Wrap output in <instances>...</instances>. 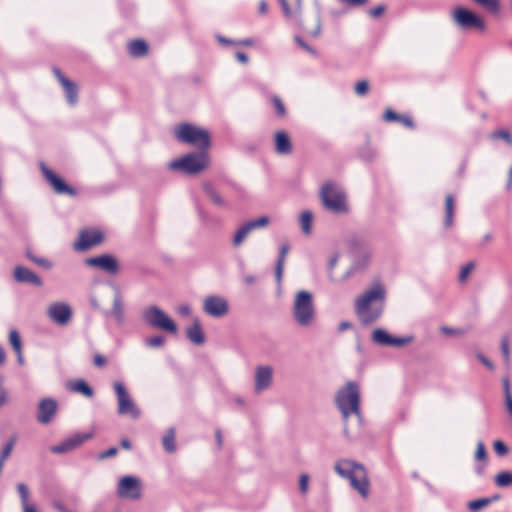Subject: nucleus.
Returning a JSON list of instances; mask_svg holds the SVG:
<instances>
[{
	"label": "nucleus",
	"instance_id": "15",
	"mask_svg": "<svg viewBox=\"0 0 512 512\" xmlns=\"http://www.w3.org/2000/svg\"><path fill=\"white\" fill-rule=\"evenodd\" d=\"M203 311L214 318H220L229 311V305L225 298L218 295H209L203 300Z\"/></svg>",
	"mask_w": 512,
	"mask_h": 512
},
{
	"label": "nucleus",
	"instance_id": "30",
	"mask_svg": "<svg viewBox=\"0 0 512 512\" xmlns=\"http://www.w3.org/2000/svg\"><path fill=\"white\" fill-rule=\"evenodd\" d=\"M69 389L73 392L81 393L87 398H92L94 396L93 389L83 379H78L69 383Z\"/></svg>",
	"mask_w": 512,
	"mask_h": 512
},
{
	"label": "nucleus",
	"instance_id": "57",
	"mask_svg": "<svg viewBox=\"0 0 512 512\" xmlns=\"http://www.w3.org/2000/svg\"><path fill=\"white\" fill-rule=\"evenodd\" d=\"M503 388H504L505 401L512 400L510 382L507 378L503 379Z\"/></svg>",
	"mask_w": 512,
	"mask_h": 512
},
{
	"label": "nucleus",
	"instance_id": "6",
	"mask_svg": "<svg viewBox=\"0 0 512 512\" xmlns=\"http://www.w3.org/2000/svg\"><path fill=\"white\" fill-rule=\"evenodd\" d=\"M453 24L462 31H476L484 33L487 29L485 20L472 10L458 6L451 12Z\"/></svg>",
	"mask_w": 512,
	"mask_h": 512
},
{
	"label": "nucleus",
	"instance_id": "36",
	"mask_svg": "<svg viewBox=\"0 0 512 512\" xmlns=\"http://www.w3.org/2000/svg\"><path fill=\"white\" fill-rule=\"evenodd\" d=\"M270 222V219L268 216H261L257 219H252L246 223H244V225L247 227V229L252 232L253 230L255 229H260V228H264L266 227Z\"/></svg>",
	"mask_w": 512,
	"mask_h": 512
},
{
	"label": "nucleus",
	"instance_id": "42",
	"mask_svg": "<svg viewBox=\"0 0 512 512\" xmlns=\"http://www.w3.org/2000/svg\"><path fill=\"white\" fill-rule=\"evenodd\" d=\"M271 102L275 108L276 115L281 118L285 117L286 116V108H285L284 103L280 99V97H278L277 95L272 96Z\"/></svg>",
	"mask_w": 512,
	"mask_h": 512
},
{
	"label": "nucleus",
	"instance_id": "39",
	"mask_svg": "<svg viewBox=\"0 0 512 512\" xmlns=\"http://www.w3.org/2000/svg\"><path fill=\"white\" fill-rule=\"evenodd\" d=\"M490 502L491 500L489 498H479L468 502L467 507L470 512H477L490 504Z\"/></svg>",
	"mask_w": 512,
	"mask_h": 512
},
{
	"label": "nucleus",
	"instance_id": "3",
	"mask_svg": "<svg viewBox=\"0 0 512 512\" xmlns=\"http://www.w3.org/2000/svg\"><path fill=\"white\" fill-rule=\"evenodd\" d=\"M360 400L361 392L357 382L348 381L338 389L335 395V403L345 422L350 416L361 419Z\"/></svg>",
	"mask_w": 512,
	"mask_h": 512
},
{
	"label": "nucleus",
	"instance_id": "10",
	"mask_svg": "<svg viewBox=\"0 0 512 512\" xmlns=\"http://www.w3.org/2000/svg\"><path fill=\"white\" fill-rule=\"evenodd\" d=\"M352 264L350 268L344 275V280L348 279L350 276L355 274L356 272L365 270L371 261L372 251L371 249L365 245L357 242H353L352 244Z\"/></svg>",
	"mask_w": 512,
	"mask_h": 512
},
{
	"label": "nucleus",
	"instance_id": "32",
	"mask_svg": "<svg viewBox=\"0 0 512 512\" xmlns=\"http://www.w3.org/2000/svg\"><path fill=\"white\" fill-rule=\"evenodd\" d=\"M312 221L313 214L309 210L303 211L299 216V223L301 227V231L304 235H310L312 232Z\"/></svg>",
	"mask_w": 512,
	"mask_h": 512
},
{
	"label": "nucleus",
	"instance_id": "47",
	"mask_svg": "<svg viewBox=\"0 0 512 512\" xmlns=\"http://www.w3.org/2000/svg\"><path fill=\"white\" fill-rule=\"evenodd\" d=\"M473 269H474V264L472 262L465 264L460 270L459 281H461V282L465 281L467 279V277L469 276V274L473 271Z\"/></svg>",
	"mask_w": 512,
	"mask_h": 512
},
{
	"label": "nucleus",
	"instance_id": "48",
	"mask_svg": "<svg viewBox=\"0 0 512 512\" xmlns=\"http://www.w3.org/2000/svg\"><path fill=\"white\" fill-rule=\"evenodd\" d=\"M491 138H493V139H503V140H505L509 144L512 143V136H511V134L508 131H505V130H499V131L493 132L491 134Z\"/></svg>",
	"mask_w": 512,
	"mask_h": 512
},
{
	"label": "nucleus",
	"instance_id": "61",
	"mask_svg": "<svg viewBox=\"0 0 512 512\" xmlns=\"http://www.w3.org/2000/svg\"><path fill=\"white\" fill-rule=\"evenodd\" d=\"M118 450L117 448L115 447H111L109 449H107L106 451L102 452L100 455H99V458L100 459H106V458H109V457H113L117 454Z\"/></svg>",
	"mask_w": 512,
	"mask_h": 512
},
{
	"label": "nucleus",
	"instance_id": "14",
	"mask_svg": "<svg viewBox=\"0 0 512 512\" xmlns=\"http://www.w3.org/2000/svg\"><path fill=\"white\" fill-rule=\"evenodd\" d=\"M371 339L374 343L384 347H402L413 341V336L407 335L396 337L390 335L386 330L377 328L372 332Z\"/></svg>",
	"mask_w": 512,
	"mask_h": 512
},
{
	"label": "nucleus",
	"instance_id": "11",
	"mask_svg": "<svg viewBox=\"0 0 512 512\" xmlns=\"http://www.w3.org/2000/svg\"><path fill=\"white\" fill-rule=\"evenodd\" d=\"M115 394L117 396L118 408L117 412L120 415H129L133 419H138L141 415L140 409L136 406L131 396L127 392L124 384L116 381L113 384Z\"/></svg>",
	"mask_w": 512,
	"mask_h": 512
},
{
	"label": "nucleus",
	"instance_id": "54",
	"mask_svg": "<svg viewBox=\"0 0 512 512\" xmlns=\"http://www.w3.org/2000/svg\"><path fill=\"white\" fill-rule=\"evenodd\" d=\"M8 402V392L4 387L3 379L0 377V407Z\"/></svg>",
	"mask_w": 512,
	"mask_h": 512
},
{
	"label": "nucleus",
	"instance_id": "63",
	"mask_svg": "<svg viewBox=\"0 0 512 512\" xmlns=\"http://www.w3.org/2000/svg\"><path fill=\"white\" fill-rule=\"evenodd\" d=\"M23 512H38V508L34 503L22 505Z\"/></svg>",
	"mask_w": 512,
	"mask_h": 512
},
{
	"label": "nucleus",
	"instance_id": "8",
	"mask_svg": "<svg viewBox=\"0 0 512 512\" xmlns=\"http://www.w3.org/2000/svg\"><path fill=\"white\" fill-rule=\"evenodd\" d=\"M209 163L208 154L204 151L189 153L181 158L175 159L168 164L172 170H181L186 174L193 175L204 170Z\"/></svg>",
	"mask_w": 512,
	"mask_h": 512
},
{
	"label": "nucleus",
	"instance_id": "38",
	"mask_svg": "<svg viewBox=\"0 0 512 512\" xmlns=\"http://www.w3.org/2000/svg\"><path fill=\"white\" fill-rule=\"evenodd\" d=\"M250 231L247 229V227L243 224L240 226L237 231L234 234L233 237V245L235 247H239L243 241L246 239V237L249 235Z\"/></svg>",
	"mask_w": 512,
	"mask_h": 512
},
{
	"label": "nucleus",
	"instance_id": "27",
	"mask_svg": "<svg viewBox=\"0 0 512 512\" xmlns=\"http://www.w3.org/2000/svg\"><path fill=\"white\" fill-rule=\"evenodd\" d=\"M383 120L385 122H400L408 128L414 127V123L410 117L399 115L390 108L385 110V113L383 115Z\"/></svg>",
	"mask_w": 512,
	"mask_h": 512
},
{
	"label": "nucleus",
	"instance_id": "23",
	"mask_svg": "<svg viewBox=\"0 0 512 512\" xmlns=\"http://www.w3.org/2000/svg\"><path fill=\"white\" fill-rule=\"evenodd\" d=\"M13 276L19 283H26L36 287H41L43 285L42 279L32 270L24 266H16L14 268Z\"/></svg>",
	"mask_w": 512,
	"mask_h": 512
},
{
	"label": "nucleus",
	"instance_id": "40",
	"mask_svg": "<svg viewBox=\"0 0 512 512\" xmlns=\"http://www.w3.org/2000/svg\"><path fill=\"white\" fill-rule=\"evenodd\" d=\"M495 483L499 487H506L512 484V473L511 472H501L495 478Z\"/></svg>",
	"mask_w": 512,
	"mask_h": 512
},
{
	"label": "nucleus",
	"instance_id": "53",
	"mask_svg": "<svg viewBox=\"0 0 512 512\" xmlns=\"http://www.w3.org/2000/svg\"><path fill=\"white\" fill-rule=\"evenodd\" d=\"M294 39H295L296 43H297V44H298L302 49H304L305 51H307L309 54L314 55V56L317 54L316 50H315L313 47H311L310 45H308L307 43H305V42L303 41V39H302V38H300L299 36H295V38H294Z\"/></svg>",
	"mask_w": 512,
	"mask_h": 512
},
{
	"label": "nucleus",
	"instance_id": "41",
	"mask_svg": "<svg viewBox=\"0 0 512 512\" xmlns=\"http://www.w3.org/2000/svg\"><path fill=\"white\" fill-rule=\"evenodd\" d=\"M26 256L29 260H31L40 267H43L45 269H51L53 267L52 262H50L48 259L43 257H37L29 251L26 253Z\"/></svg>",
	"mask_w": 512,
	"mask_h": 512
},
{
	"label": "nucleus",
	"instance_id": "60",
	"mask_svg": "<svg viewBox=\"0 0 512 512\" xmlns=\"http://www.w3.org/2000/svg\"><path fill=\"white\" fill-rule=\"evenodd\" d=\"M441 331L446 335H462L463 331L451 327L443 326L441 327Z\"/></svg>",
	"mask_w": 512,
	"mask_h": 512
},
{
	"label": "nucleus",
	"instance_id": "35",
	"mask_svg": "<svg viewBox=\"0 0 512 512\" xmlns=\"http://www.w3.org/2000/svg\"><path fill=\"white\" fill-rule=\"evenodd\" d=\"M473 2L479 4L484 7L491 14H498L501 9V4L499 0H472Z\"/></svg>",
	"mask_w": 512,
	"mask_h": 512
},
{
	"label": "nucleus",
	"instance_id": "12",
	"mask_svg": "<svg viewBox=\"0 0 512 512\" xmlns=\"http://www.w3.org/2000/svg\"><path fill=\"white\" fill-rule=\"evenodd\" d=\"M142 490L140 478L133 475H125L119 479L116 492L119 498L138 500L142 496Z\"/></svg>",
	"mask_w": 512,
	"mask_h": 512
},
{
	"label": "nucleus",
	"instance_id": "24",
	"mask_svg": "<svg viewBox=\"0 0 512 512\" xmlns=\"http://www.w3.org/2000/svg\"><path fill=\"white\" fill-rule=\"evenodd\" d=\"M110 314L114 317L118 325H123L126 322L125 309L119 290H116L115 292Z\"/></svg>",
	"mask_w": 512,
	"mask_h": 512
},
{
	"label": "nucleus",
	"instance_id": "19",
	"mask_svg": "<svg viewBox=\"0 0 512 512\" xmlns=\"http://www.w3.org/2000/svg\"><path fill=\"white\" fill-rule=\"evenodd\" d=\"M273 382V368L270 365H260L255 369L254 391L259 394L269 389Z\"/></svg>",
	"mask_w": 512,
	"mask_h": 512
},
{
	"label": "nucleus",
	"instance_id": "29",
	"mask_svg": "<svg viewBox=\"0 0 512 512\" xmlns=\"http://www.w3.org/2000/svg\"><path fill=\"white\" fill-rule=\"evenodd\" d=\"M128 51L132 57L139 58L147 54L148 46L144 40L137 39L129 43Z\"/></svg>",
	"mask_w": 512,
	"mask_h": 512
},
{
	"label": "nucleus",
	"instance_id": "56",
	"mask_svg": "<svg viewBox=\"0 0 512 512\" xmlns=\"http://www.w3.org/2000/svg\"><path fill=\"white\" fill-rule=\"evenodd\" d=\"M476 357L489 370H493L494 369L493 363L487 357H485L482 353H477Z\"/></svg>",
	"mask_w": 512,
	"mask_h": 512
},
{
	"label": "nucleus",
	"instance_id": "43",
	"mask_svg": "<svg viewBox=\"0 0 512 512\" xmlns=\"http://www.w3.org/2000/svg\"><path fill=\"white\" fill-rule=\"evenodd\" d=\"M9 341L15 350V352H20L22 349V342L20 339V335L16 330H11L9 333Z\"/></svg>",
	"mask_w": 512,
	"mask_h": 512
},
{
	"label": "nucleus",
	"instance_id": "49",
	"mask_svg": "<svg viewBox=\"0 0 512 512\" xmlns=\"http://www.w3.org/2000/svg\"><path fill=\"white\" fill-rule=\"evenodd\" d=\"M309 488V476L307 474H301L299 477V489L302 494H306Z\"/></svg>",
	"mask_w": 512,
	"mask_h": 512
},
{
	"label": "nucleus",
	"instance_id": "26",
	"mask_svg": "<svg viewBox=\"0 0 512 512\" xmlns=\"http://www.w3.org/2000/svg\"><path fill=\"white\" fill-rule=\"evenodd\" d=\"M187 338L195 345H202L205 342V335L200 320L195 318L193 324L186 329Z\"/></svg>",
	"mask_w": 512,
	"mask_h": 512
},
{
	"label": "nucleus",
	"instance_id": "13",
	"mask_svg": "<svg viewBox=\"0 0 512 512\" xmlns=\"http://www.w3.org/2000/svg\"><path fill=\"white\" fill-rule=\"evenodd\" d=\"M39 167L45 180L48 182V184L51 186V188L54 190L56 194L76 196V190L73 187L66 184L64 180L61 177H59L52 169L47 167L44 162H41L39 164Z\"/></svg>",
	"mask_w": 512,
	"mask_h": 512
},
{
	"label": "nucleus",
	"instance_id": "4",
	"mask_svg": "<svg viewBox=\"0 0 512 512\" xmlns=\"http://www.w3.org/2000/svg\"><path fill=\"white\" fill-rule=\"evenodd\" d=\"M292 317L301 328H310L316 321V309L313 295L306 290L295 293L292 304Z\"/></svg>",
	"mask_w": 512,
	"mask_h": 512
},
{
	"label": "nucleus",
	"instance_id": "44",
	"mask_svg": "<svg viewBox=\"0 0 512 512\" xmlns=\"http://www.w3.org/2000/svg\"><path fill=\"white\" fill-rule=\"evenodd\" d=\"M17 490H18V493L20 496L21 506L31 503L29 501V497H30L29 489L24 483H19L17 485Z\"/></svg>",
	"mask_w": 512,
	"mask_h": 512
},
{
	"label": "nucleus",
	"instance_id": "62",
	"mask_svg": "<svg viewBox=\"0 0 512 512\" xmlns=\"http://www.w3.org/2000/svg\"><path fill=\"white\" fill-rule=\"evenodd\" d=\"M93 362L96 366L102 367L106 363V359L102 355L96 354L93 358Z\"/></svg>",
	"mask_w": 512,
	"mask_h": 512
},
{
	"label": "nucleus",
	"instance_id": "50",
	"mask_svg": "<svg viewBox=\"0 0 512 512\" xmlns=\"http://www.w3.org/2000/svg\"><path fill=\"white\" fill-rule=\"evenodd\" d=\"M475 459L478 461L486 460V450L485 445L482 441H478L477 449L475 452Z\"/></svg>",
	"mask_w": 512,
	"mask_h": 512
},
{
	"label": "nucleus",
	"instance_id": "46",
	"mask_svg": "<svg viewBox=\"0 0 512 512\" xmlns=\"http://www.w3.org/2000/svg\"><path fill=\"white\" fill-rule=\"evenodd\" d=\"M369 92V83L367 80H360L355 84V93L358 96H365Z\"/></svg>",
	"mask_w": 512,
	"mask_h": 512
},
{
	"label": "nucleus",
	"instance_id": "21",
	"mask_svg": "<svg viewBox=\"0 0 512 512\" xmlns=\"http://www.w3.org/2000/svg\"><path fill=\"white\" fill-rule=\"evenodd\" d=\"M57 411V402L53 398H44L39 402L37 420L41 424L52 421Z\"/></svg>",
	"mask_w": 512,
	"mask_h": 512
},
{
	"label": "nucleus",
	"instance_id": "33",
	"mask_svg": "<svg viewBox=\"0 0 512 512\" xmlns=\"http://www.w3.org/2000/svg\"><path fill=\"white\" fill-rule=\"evenodd\" d=\"M203 189H204L206 195L211 199V201L216 206H218V207L226 206L225 200L221 197V195L215 190V188L211 184H209V183L204 184Z\"/></svg>",
	"mask_w": 512,
	"mask_h": 512
},
{
	"label": "nucleus",
	"instance_id": "58",
	"mask_svg": "<svg viewBox=\"0 0 512 512\" xmlns=\"http://www.w3.org/2000/svg\"><path fill=\"white\" fill-rule=\"evenodd\" d=\"M278 2L280 3V5L282 7L284 15L287 18H291L292 17V10H291V8L289 6L288 1L287 0H278Z\"/></svg>",
	"mask_w": 512,
	"mask_h": 512
},
{
	"label": "nucleus",
	"instance_id": "5",
	"mask_svg": "<svg viewBox=\"0 0 512 512\" xmlns=\"http://www.w3.org/2000/svg\"><path fill=\"white\" fill-rule=\"evenodd\" d=\"M320 199L324 208L334 214L347 213L346 193L343 188L332 181L325 182L320 190Z\"/></svg>",
	"mask_w": 512,
	"mask_h": 512
},
{
	"label": "nucleus",
	"instance_id": "52",
	"mask_svg": "<svg viewBox=\"0 0 512 512\" xmlns=\"http://www.w3.org/2000/svg\"><path fill=\"white\" fill-rule=\"evenodd\" d=\"M339 260V254L335 253L332 255L328 261V275L329 278L333 280V270L336 267Z\"/></svg>",
	"mask_w": 512,
	"mask_h": 512
},
{
	"label": "nucleus",
	"instance_id": "20",
	"mask_svg": "<svg viewBox=\"0 0 512 512\" xmlns=\"http://www.w3.org/2000/svg\"><path fill=\"white\" fill-rule=\"evenodd\" d=\"M85 264L90 267L99 268L110 274H117L119 271L118 261L114 256L109 254L87 258Z\"/></svg>",
	"mask_w": 512,
	"mask_h": 512
},
{
	"label": "nucleus",
	"instance_id": "1",
	"mask_svg": "<svg viewBox=\"0 0 512 512\" xmlns=\"http://www.w3.org/2000/svg\"><path fill=\"white\" fill-rule=\"evenodd\" d=\"M386 294L385 285L380 280H374L371 285L355 299V314L362 324H371L382 316Z\"/></svg>",
	"mask_w": 512,
	"mask_h": 512
},
{
	"label": "nucleus",
	"instance_id": "16",
	"mask_svg": "<svg viewBox=\"0 0 512 512\" xmlns=\"http://www.w3.org/2000/svg\"><path fill=\"white\" fill-rule=\"evenodd\" d=\"M47 316L52 322L65 326L72 318V309L65 302H54L47 308Z\"/></svg>",
	"mask_w": 512,
	"mask_h": 512
},
{
	"label": "nucleus",
	"instance_id": "18",
	"mask_svg": "<svg viewBox=\"0 0 512 512\" xmlns=\"http://www.w3.org/2000/svg\"><path fill=\"white\" fill-rule=\"evenodd\" d=\"M103 234L96 229H84L80 231L78 240L74 243L76 251H86L103 241Z\"/></svg>",
	"mask_w": 512,
	"mask_h": 512
},
{
	"label": "nucleus",
	"instance_id": "45",
	"mask_svg": "<svg viewBox=\"0 0 512 512\" xmlns=\"http://www.w3.org/2000/svg\"><path fill=\"white\" fill-rule=\"evenodd\" d=\"M164 342H165V338L160 335L145 339L146 346H148L150 348H159V347L163 346Z\"/></svg>",
	"mask_w": 512,
	"mask_h": 512
},
{
	"label": "nucleus",
	"instance_id": "64",
	"mask_svg": "<svg viewBox=\"0 0 512 512\" xmlns=\"http://www.w3.org/2000/svg\"><path fill=\"white\" fill-rule=\"evenodd\" d=\"M53 507L59 512H72L63 503L57 501L53 503Z\"/></svg>",
	"mask_w": 512,
	"mask_h": 512
},
{
	"label": "nucleus",
	"instance_id": "37",
	"mask_svg": "<svg viewBox=\"0 0 512 512\" xmlns=\"http://www.w3.org/2000/svg\"><path fill=\"white\" fill-rule=\"evenodd\" d=\"M16 443V436H12L7 443L4 445L1 453H0V467L3 468L5 461L9 458L14 445Z\"/></svg>",
	"mask_w": 512,
	"mask_h": 512
},
{
	"label": "nucleus",
	"instance_id": "51",
	"mask_svg": "<svg viewBox=\"0 0 512 512\" xmlns=\"http://www.w3.org/2000/svg\"><path fill=\"white\" fill-rule=\"evenodd\" d=\"M501 351L506 364L510 362L509 343L507 338L501 340Z\"/></svg>",
	"mask_w": 512,
	"mask_h": 512
},
{
	"label": "nucleus",
	"instance_id": "25",
	"mask_svg": "<svg viewBox=\"0 0 512 512\" xmlns=\"http://www.w3.org/2000/svg\"><path fill=\"white\" fill-rule=\"evenodd\" d=\"M275 151L279 155H288L292 152V143L285 131L275 133Z\"/></svg>",
	"mask_w": 512,
	"mask_h": 512
},
{
	"label": "nucleus",
	"instance_id": "2",
	"mask_svg": "<svg viewBox=\"0 0 512 512\" xmlns=\"http://www.w3.org/2000/svg\"><path fill=\"white\" fill-rule=\"evenodd\" d=\"M335 472L342 478L349 480L351 487L363 498L369 495V480L366 468L353 460L340 459L334 464Z\"/></svg>",
	"mask_w": 512,
	"mask_h": 512
},
{
	"label": "nucleus",
	"instance_id": "59",
	"mask_svg": "<svg viewBox=\"0 0 512 512\" xmlns=\"http://www.w3.org/2000/svg\"><path fill=\"white\" fill-rule=\"evenodd\" d=\"M386 7L384 5H378L369 10V15L373 18L379 17L384 11Z\"/></svg>",
	"mask_w": 512,
	"mask_h": 512
},
{
	"label": "nucleus",
	"instance_id": "7",
	"mask_svg": "<svg viewBox=\"0 0 512 512\" xmlns=\"http://www.w3.org/2000/svg\"><path fill=\"white\" fill-rule=\"evenodd\" d=\"M176 138L183 143L190 144L200 149H207L210 146V135L207 130L183 123L175 129Z\"/></svg>",
	"mask_w": 512,
	"mask_h": 512
},
{
	"label": "nucleus",
	"instance_id": "31",
	"mask_svg": "<svg viewBox=\"0 0 512 512\" xmlns=\"http://www.w3.org/2000/svg\"><path fill=\"white\" fill-rule=\"evenodd\" d=\"M454 198L452 195H447L445 198V217H444V226L446 228H450L453 225V217H454Z\"/></svg>",
	"mask_w": 512,
	"mask_h": 512
},
{
	"label": "nucleus",
	"instance_id": "22",
	"mask_svg": "<svg viewBox=\"0 0 512 512\" xmlns=\"http://www.w3.org/2000/svg\"><path fill=\"white\" fill-rule=\"evenodd\" d=\"M53 72L64 89L68 103L74 106L78 101V89L76 84L66 78L58 68H54Z\"/></svg>",
	"mask_w": 512,
	"mask_h": 512
},
{
	"label": "nucleus",
	"instance_id": "34",
	"mask_svg": "<svg viewBox=\"0 0 512 512\" xmlns=\"http://www.w3.org/2000/svg\"><path fill=\"white\" fill-rule=\"evenodd\" d=\"M162 444L164 449L168 453H173L176 451V443H175V430L174 428H169L166 434L162 439Z\"/></svg>",
	"mask_w": 512,
	"mask_h": 512
},
{
	"label": "nucleus",
	"instance_id": "9",
	"mask_svg": "<svg viewBox=\"0 0 512 512\" xmlns=\"http://www.w3.org/2000/svg\"><path fill=\"white\" fill-rule=\"evenodd\" d=\"M142 318L152 328L171 334H176L178 331L177 325L172 318L156 305H150L143 309Z\"/></svg>",
	"mask_w": 512,
	"mask_h": 512
},
{
	"label": "nucleus",
	"instance_id": "55",
	"mask_svg": "<svg viewBox=\"0 0 512 512\" xmlns=\"http://www.w3.org/2000/svg\"><path fill=\"white\" fill-rule=\"evenodd\" d=\"M494 450L498 455L501 456L507 454L508 452L506 445L500 440L494 442Z\"/></svg>",
	"mask_w": 512,
	"mask_h": 512
},
{
	"label": "nucleus",
	"instance_id": "17",
	"mask_svg": "<svg viewBox=\"0 0 512 512\" xmlns=\"http://www.w3.org/2000/svg\"><path fill=\"white\" fill-rule=\"evenodd\" d=\"M93 436L92 433H75L57 445H54L50 448L51 452L54 454H64L70 451H73L85 441L91 439Z\"/></svg>",
	"mask_w": 512,
	"mask_h": 512
},
{
	"label": "nucleus",
	"instance_id": "28",
	"mask_svg": "<svg viewBox=\"0 0 512 512\" xmlns=\"http://www.w3.org/2000/svg\"><path fill=\"white\" fill-rule=\"evenodd\" d=\"M289 249H290V247H289V244H287V243L283 244L279 249L278 259H277L276 265H275V277H276V280L278 283H280L282 280L284 263H285L286 256L289 252Z\"/></svg>",
	"mask_w": 512,
	"mask_h": 512
}]
</instances>
